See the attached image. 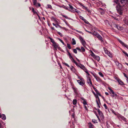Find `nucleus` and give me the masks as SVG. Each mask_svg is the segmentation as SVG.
Returning a JSON list of instances; mask_svg holds the SVG:
<instances>
[{
  "label": "nucleus",
  "instance_id": "nucleus-4",
  "mask_svg": "<svg viewBox=\"0 0 128 128\" xmlns=\"http://www.w3.org/2000/svg\"><path fill=\"white\" fill-rule=\"evenodd\" d=\"M79 39L81 42L82 44L84 46L86 44L85 41L84 40L81 36H80Z\"/></svg>",
  "mask_w": 128,
  "mask_h": 128
},
{
  "label": "nucleus",
  "instance_id": "nucleus-42",
  "mask_svg": "<svg viewBox=\"0 0 128 128\" xmlns=\"http://www.w3.org/2000/svg\"><path fill=\"white\" fill-rule=\"evenodd\" d=\"M58 40L64 45V43L62 40L60 38H59Z\"/></svg>",
  "mask_w": 128,
  "mask_h": 128
},
{
  "label": "nucleus",
  "instance_id": "nucleus-23",
  "mask_svg": "<svg viewBox=\"0 0 128 128\" xmlns=\"http://www.w3.org/2000/svg\"><path fill=\"white\" fill-rule=\"evenodd\" d=\"M48 38L50 39V41L53 44H54L56 42L54 40L50 37H48Z\"/></svg>",
  "mask_w": 128,
  "mask_h": 128
},
{
  "label": "nucleus",
  "instance_id": "nucleus-8",
  "mask_svg": "<svg viewBox=\"0 0 128 128\" xmlns=\"http://www.w3.org/2000/svg\"><path fill=\"white\" fill-rule=\"evenodd\" d=\"M72 88L76 96H78V89L77 88L74 87H72Z\"/></svg>",
  "mask_w": 128,
  "mask_h": 128
},
{
  "label": "nucleus",
  "instance_id": "nucleus-31",
  "mask_svg": "<svg viewBox=\"0 0 128 128\" xmlns=\"http://www.w3.org/2000/svg\"><path fill=\"white\" fill-rule=\"evenodd\" d=\"M104 49L106 54L108 52V51L107 50L106 48H104Z\"/></svg>",
  "mask_w": 128,
  "mask_h": 128
},
{
  "label": "nucleus",
  "instance_id": "nucleus-38",
  "mask_svg": "<svg viewBox=\"0 0 128 128\" xmlns=\"http://www.w3.org/2000/svg\"><path fill=\"white\" fill-rule=\"evenodd\" d=\"M57 33L58 34H59L60 36H61V37L63 35L60 32H58Z\"/></svg>",
  "mask_w": 128,
  "mask_h": 128
},
{
  "label": "nucleus",
  "instance_id": "nucleus-15",
  "mask_svg": "<svg viewBox=\"0 0 128 128\" xmlns=\"http://www.w3.org/2000/svg\"><path fill=\"white\" fill-rule=\"evenodd\" d=\"M0 118H2L3 120H5L6 119V116L5 115L3 114H1L0 113Z\"/></svg>",
  "mask_w": 128,
  "mask_h": 128
},
{
  "label": "nucleus",
  "instance_id": "nucleus-53",
  "mask_svg": "<svg viewBox=\"0 0 128 128\" xmlns=\"http://www.w3.org/2000/svg\"><path fill=\"white\" fill-rule=\"evenodd\" d=\"M84 107L85 109L86 110H88V109L85 105H84Z\"/></svg>",
  "mask_w": 128,
  "mask_h": 128
},
{
  "label": "nucleus",
  "instance_id": "nucleus-41",
  "mask_svg": "<svg viewBox=\"0 0 128 128\" xmlns=\"http://www.w3.org/2000/svg\"><path fill=\"white\" fill-rule=\"evenodd\" d=\"M85 72L88 75H90V74L88 73V72L87 70L86 69V70H84Z\"/></svg>",
  "mask_w": 128,
  "mask_h": 128
},
{
  "label": "nucleus",
  "instance_id": "nucleus-45",
  "mask_svg": "<svg viewBox=\"0 0 128 128\" xmlns=\"http://www.w3.org/2000/svg\"><path fill=\"white\" fill-rule=\"evenodd\" d=\"M93 87V88L94 90L96 92H97L98 91L97 89L96 88H94L93 86H92Z\"/></svg>",
  "mask_w": 128,
  "mask_h": 128
},
{
  "label": "nucleus",
  "instance_id": "nucleus-12",
  "mask_svg": "<svg viewBox=\"0 0 128 128\" xmlns=\"http://www.w3.org/2000/svg\"><path fill=\"white\" fill-rule=\"evenodd\" d=\"M114 27H115L116 28H117L118 30H122L123 29L122 27L119 26L117 24H115L114 25Z\"/></svg>",
  "mask_w": 128,
  "mask_h": 128
},
{
  "label": "nucleus",
  "instance_id": "nucleus-59",
  "mask_svg": "<svg viewBox=\"0 0 128 128\" xmlns=\"http://www.w3.org/2000/svg\"><path fill=\"white\" fill-rule=\"evenodd\" d=\"M84 22L86 24H88V22L86 20V21H84Z\"/></svg>",
  "mask_w": 128,
  "mask_h": 128
},
{
  "label": "nucleus",
  "instance_id": "nucleus-26",
  "mask_svg": "<svg viewBox=\"0 0 128 128\" xmlns=\"http://www.w3.org/2000/svg\"><path fill=\"white\" fill-rule=\"evenodd\" d=\"M91 54H90L94 58L96 56L92 51H91Z\"/></svg>",
  "mask_w": 128,
  "mask_h": 128
},
{
  "label": "nucleus",
  "instance_id": "nucleus-34",
  "mask_svg": "<svg viewBox=\"0 0 128 128\" xmlns=\"http://www.w3.org/2000/svg\"><path fill=\"white\" fill-rule=\"evenodd\" d=\"M81 51H82V52H84L85 51V49L83 47H81Z\"/></svg>",
  "mask_w": 128,
  "mask_h": 128
},
{
  "label": "nucleus",
  "instance_id": "nucleus-25",
  "mask_svg": "<svg viewBox=\"0 0 128 128\" xmlns=\"http://www.w3.org/2000/svg\"><path fill=\"white\" fill-rule=\"evenodd\" d=\"M68 55L69 56L70 58V59H72L73 58L70 53L68 51Z\"/></svg>",
  "mask_w": 128,
  "mask_h": 128
},
{
  "label": "nucleus",
  "instance_id": "nucleus-63",
  "mask_svg": "<svg viewBox=\"0 0 128 128\" xmlns=\"http://www.w3.org/2000/svg\"><path fill=\"white\" fill-rule=\"evenodd\" d=\"M80 80H82V81L83 80V78H80Z\"/></svg>",
  "mask_w": 128,
  "mask_h": 128
},
{
  "label": "nucleus",
  "instance_id": "nucleus-9",
  "mask_svg": "<svg viewBox=\"0 0 128 128\" xmlns=\"http://www.w3.org/2000/svg\"><path fill=\"white\" fill-rule=\"evenodd\" d=\"M53 46H54V48L56 50H57V48L59 49L60 48L59 47V45L58 44H56V42L53 44Z\"/></svg>",
  "mask_w": 128,
  "mask_h": 128
},
{
  "label": "nucleus",
  "instance_id": "nucleus-40",
  "mask_svg": "<svg viewBox=\"0 0 128 128\" xmlns=\"http://www.w3.org/2000/svg\"><path fill=\"white\" fill-rule=\"evenodd\" d=\"M67 45L68 47V48L70 49L71 48L70 47V45L69 44H67Z\"/></svg>",
  "mask_w": 128,
  "mask_h": 128
},
{
  "label": "nucleus",
  "instance_id": "nucleus-54",
  "mask_svg": "<svg viewBox=\"0 0 128 128\" xmlns=\"http://www.w3.org/2000/svg\"><path fill=\"white\" fill-rule=\"evenodd\" d=\"M124 76L126 78L128 77V76H127L126 75L125 73H124Z\"/></svg>",
  "mask_w": 128,
  "mask_h": 128
},
{
  "label": "nucleus",
  "instance_id": "nucleus-1",
  "mask_svg": "<svg viewBox=\"0 0 128 128\" xmlns=\"http://www.w3.org/2000/svg\"><path fill=\"white\" fill-rule=\"evenodd\" d=\"M118 4L116 7V9L120 15H122L124 9L123 6L126 4L125 1V0H120L118 1Z\"/></svg>",
  "mask_w": 128,
  "mask_h": 128
},
{
  "label": "nucleus",
  "instance_id": "nucleus-24",
  "mask_svg": "<svg viewBox=\"0 0 128 128\" xmlns=\"http://www.w3.org/2000/svg\"><path fill=\"white\" fill-rule=\"evenodd\" d=\"M94 58L98 62L100 60V57L98 56H96Z\"/></svg>",
  "mask_w": 128,
  "mask_h": 128
},
{
  "label": "nucleus",
  "instance_id": "nucleus-16",
  "mask_svg": "<svg viewBox=\"0 0 128 128\" xmlns=\"http://www.w3.org/2000/svg\"><path fill=\"white\" fill-rule=\"evenodd\" d=\"M80 5L82 6V8H83L84 9L86 10L89 12H90V10H88V8L87 7L85 6L82 4H80Z\"/></svg>",
  "mask_w": 128,
  "mask_h": 128
},
{
  "label": "nucleus",
  "instance_id": "nucleus-52",
  "mask_svg": "<svg viewBox=\"0 0 128 128\" xmlns=\"http://www.w3.org/2000/svg\"><path fill=\"white\" fill-rule=\"evenodd\" d=\"M64 64L66 66H68V67H70V66H69V65L68 64H66V63H65Z\"/></svg>",
  "mask_w": 128,
  "mask_h": 128
},
{
  "label": "nucleus",
  "instance_id": "nucleus-49",
  "mask_svg": "<svg viewBox=\"0 0 128 128\" xmlns=\"http://www.w3.org/2000/svg\"><path fill=\"white\" fill-rule=\"evenodd\" d=\"M123 52L124 54L126 56H128V54L126 52H125L123 51L122 52Z\"/></svg>",
  "mask_w": 128,
  "mask_h": 128
},
{
  "label": "nucleus",
  "instance_id": "nucleus-35",
  "mask_svg": "<svg viewBox=\"0 0 128 128\" xmlns=\"http://www.w3.org/2000/svg\"><path fill=\"white\" fill-rule=\"evenodd\" d=\"M47 8H50V9H52V7L51 6L50 4H48L47 5Z\"/></svg>",
  "mask_w": 128,
  "mask_h": 128
},
{
  "label": "nucleus",
  "instance_id": "nucleus-2",
  "mask_svg": "<svg viewBox=\"0 0 128 128\" xmlns=\"http://www.w3.org/2000/svg\"><path fill=\"white\" fill-rule=\"evenodd\" d=\"M102 42H103L102 38L99 34L97 32H95L94 34Z\"/></svg>",
  "mask_w": 128,
  "mask_h": 128
},
{
  "label": "nucleus",
  "instance_id": "nucleus-3",
  "mask_svg": "<svg viewBox=\"0 0 128 128\" xmlns=\"http://www.w3.org/2000/svg\"><path fill=\"white\" fill-rule=\"evenodd\" d=\"M87 83L89 84L90 86H93L91 79L90 77H88L87 78Z\"/></svg>",
  "mask_w": 128,
  "mask_h": 128
},
{
  "label": "nucleus",
  "instance_id": "nucleus-27",
  "mask_svg": "<svg viewBox=\"0 0 128 128\" xmlns=\"http://www.w3.org/2000/svg\"><path fill=\"white\" fill-rule=\"evenodd\" d=\"M72 44L73 45H75L76 44V42L74 38H72Z\"/></svg>",
  "mask_w": 128,
  "mask_h": 128
},
{
  "label": "nucleus",
  "instance_id": "nucleus-21",
  "mask_svg": "<svg viewBox=\"0 0 128 128\" xmlns=\"http://www.w3.org/2000/svg\"><path fill=\"white\" fill-rule=\"evenodd\" d=\"M58 6L60 8H64V9H65L66 10H68V8L64 5L62 6L58 5Z\"/></svg>",
  "mask_w": 128,
  "mask_h": 128
},
{
  "label": "nucleus",
  "instance_id": "nucleus-28",
  "mask_svg": "<svg viewBox=\"0 0 128 128\" xmlns=\"http://www.w3.org/2000/svg\"><path fill=\"white\" fill-rule=\"evenodd\" d=\"M72 103L74 105H76L77 103V100L76 99L74 100L73 102Z\"/></svg>",
  "mask_w": 128,
  "mask_h": 128
},
{
  "label": "nucleus",
  "instance_id": "nucleus-36",
  "mask_svg": "<svg viewBox=\"0 0 128 128\" xmlns=\"http://www.w3.org/2000/svg\"><path fill=\"white\" fill-rule=\"evenodd\" d=\"M92 122L94 123H97V121L96 120L94 119L92 120Z\"/></svg>",
  "mask_w": 128,
  "mask_h": 128
},
{
  "label": "nucleus",
  "instance_id": "nucleus-17",
  "mask_svg": "<svg viewBox=\"0 0 128 128\" xmlns=\"http://www.w3.org/2000/svg\"><path fill=\"white\" fill-rule=\"evenodd\" d=\"M81 99L83 101V103L84 105H85L87 104V103L86 100L84 98H81Z\"/></svg>",
  "mask_w": 128,
  "mask_h": 128
},
{
  "label": "nucleus",
  "instance_id": "nucleus-47",
  "mask_svg": "<svg viewBox=\"0 0 128 128\" xmlns=\"http://www.w3.org/2000/svg\"><path fill=\"white\" fill-rule=\"evenodd\" d=\"M114 94H113V95H112V97H114V96H117V94H116V93H115L114 92Z\"/></svg>",
  "mask_w": 128,
  "mask_h": 128
},
{
  "label": "nucleus",
  "instance_id": "nucleus-18",
  "mask_svg": "<svg viewBox=\"0 0 128 128\" xmlns=\"http://www.w3.org/2000/svg\"><path fill=\"white\" fill-rule=\"evenodd\" d=\"M77 82L80 85L83 86L84 85V83L82 82H81L80 80H77Z\"/></svg>",
  "mask_w": 128,
  "mask_h": 128
},
{
  "label": "nucleus",
  "instance_id": "nucleus-6",
  "mask_svg": "<svg viewBox=\"0 0 128 128\" xmlns=\"http://www.w3.org/2000/svg\"><path fill=\"white\" fill-rule=\"evenodd\" d=\"M33 2L34 5L36 6H38L40 7V4L37 3L36 0H33Z\"/></svg>",
  "mask_w": 128,
  "mask_h": 128
},
{
  "label": "nucleus",
  "instance_id": "nucleus-39",
  "mask_svg": "<svg viewBox=\"0 0 128 128\" xmlns=\"http://www.w3.org/2000/svg\"><path fill=\"white\" fill-rule=\"evenodd\" d=\"M73 51L76 54L77 53V51L76 50V49H74L73 50Z\"/></svg>",
  "mask_w": 128,
  "mask_h": 128
},
{
  "label": "nucleus",
  "instance_id": "nucleus-58",
  "mask_svg": "<svg viewBox=\"0 0 128 128\" xmlns=\"http://www.w3.org/2000/svg\"><path fill=\"white\" fill-rule=\"evenodd\" d=\"M108 89L110 90V91H111L112 90V89L110 87H108Z\"/></svg>",
  "mask_w": 128,
  "mask_h": 128
},
{
  "label": "nucleus",
  "instance_id": "nucleus-29",
  "mask_svg": "<svg viewBox=\"0 0 128 128\" xmlns=\"http://www.w3.org/2000/svg\"><path fill=\"white\" fill-rule=\"evenodd\" d=\"M94 78H96L97 81H100L101 80L99 77H96V76H94Z\"/></svg>",
  "mask_w": 128,
  "mask_h": 128
},
{
  "label": "nucleus",
  "instance_id": "nucleus-19",
  "mask_svg": "<svg viewBox=\"0 0 128 128\" xmlns=\"http://www.w3.org/2000/svg\"><path fill=\"white\" fill-rule=\"evenodd\" d=\"M32 12L34 13V14H36L38 16H39L38 15V13L36 12L34 10V8H32Z\"/></svg>",
  "mask_w": 128,
  "mask_h": 128
},
{
  "label": "nucleus",
  "instance_id": "nucleus-13",
  "mask_svg": "<svg viewBox=\"0 0 128 128\" xmlns=\"http://www.w3.org/2000/svg\"><path fill=\"white\" fill-rule=\"evenodd\" d=\"M97 110L98 111L99 115L102 118H103L104 116L102 112L100 111V110H99V109H98Z\"/></svg>",
  "mask_w": 128,
  "mask_h": 128
},
{
  "label": "nucleus",
  "instance_id": "nucleus-60",
  "mask_svg": "<svg viewBox=\"0 0 128 128\" xmlns=\"http://www.w3.org/2000/svg\"><path fill=\"white\" fill-rule=\"evenodd\" d=\"M105 94L107 95H109L108 93L107 92H105Z\"/></svg>",
  "mask_w": 128,
  "mask_h": 128
},
{
  "label": "nucleus",
  "instance_id": "nucleus-62",
  "mask_svg": "<svg viewBox=\"0 0 128 128\" xmlns=\"http://www.w3.org/2000/svg\"><path fill=\"white\" fill-rule=\"evenodd\" d=\"M126 78H127L126 81H127V83H128V77Z\"/></svg>",
  "mask_w": 128,
  "mask_h": 128
},
{
  "label": "nucleus",
  "instance_id": "nucleus-46",
  "mask_svg": "<svg viewBox=\"0 0 128 128\" xmlns=\"http://www.w3.org/2000/svg\"><path fill=\"white\" fill-rule=\"evenodd\" d=\"M97 94L99 96H101V95L98 92H98H96Z\"/></svg>",
  "mask_w": 128,
  "mask_h": 128
},
{
  "label": "nucleus",
  "instance_id": "nucleus-10",
  "mask_svg": "<svg viewBox=\"0 0 128 128\" xmlns=\"http://www.w3.org/2000/svg\"><path fill=\"white\" fill-rule=\"evenodd\" d=\"M118 41L120 42L122 44L123 46L126 47L128 49V46L125 44L124 43L122 42L121 40H118Z\"/></svg>",
  "mask_w": 128,
  "mask_h": 128
},
{
  "label": "nucleus",
  "instance_id": "nucleus-33",
  "mask_svg": "<svg viewBox=\"0 0 128 128\" xmlns=\"http://www.w3.org/2000/svg\"><path fill=\"white\" fill-rule=\"evenodd\" d=\"M98 74H99V75L101 77H104V76L101 72H98Z\"/></svg>",
  "mask_w": 128,
  "mask_h": 128
},
{
  "label": "nucleus",
  "instance_id": "nucleus-20",
  "mask_svg": "<svg viewBox=\"0 0 128 128\" xmlns=\"http://www.w3.org/2000/svg\"><path fill=\"white\" fill-rule=\"evenodd\" d=\"M88 125L89 126V128H94V126L91 122L88 123Z\"/></svg>",
  "mask_w": 128,
  "mask_h": 128
},
{
  "label": "nucleus",
  "instance_id": "nucleus-14",
  "mask_svg": "<svg viewBox=\"0 0 128 128\" xmlns=\"http://www.w3.org/2000/svg\"><path fill=\"white\" fill-rule=\"evenodd\" d=\"M69 5L70 7V8L71 9V10H69L71 12H74L75 11V9L72 6L69 4Z\"/></svg>",
  "mask_w": 128,
  "mask_h": 128
},
{
  "label": "nucleus",
  "instance_id": "nucleus-37",
  "mask_svg": "<svg viewBox=\"0 0 128 128\" xmlns=\"http://www.w3.org/2000/svg\"><path fill=\"white\" fill-rule=\"evenodd\" d=\"M107 54L110 57H111L112 56V55L110 52H108Z\"/></svg>",
  "mask_w": 128,
  "mask_h": 128
},
{
  "label": "nucleus",
  "instance_id": "nucleus-43",
  "mask_svg": "<svg viewBox=\"0 0 128 128\" xmlns=\"http://www.w3.org/2000/svg\"><path fill=\"white\" fill-rule=\"evenodd\" d=\"M72 60H73V62L75 64H76V65H77V62H76V61L74 60V59L73 58L72 59Z\"/></svg>",
  "mask_w": 128,
  "mask_h": 128
},
{
  "label": "nucleus",
  "instance_id": "nucleus-5",
  "mask_svg": "<svg viewBox=\"0 0 128 128\" xmlns=\"http://www.w3.org/2000/svg\"><path fill=\"white\" fill-rule=\"evenodd\" d=\"M116 65L117 66L118 68L120 69L122 68V64L118 62V61H116L115 62Z\"/></svg>",
  "mask_w": 128,
  "mask_h": 128
},
{
  "label": "nucleus",
  "instance_id": "nucleus-57",
  "mask_svg": "<svg viewBox=\"0 0 128 128\" xmlns=\"http://www.w3.org/2000/svg\"><path fill=\"white\" fill-rule=\"evenodd\" d=\"M76 32H78L79 33H82V32H80V31H78V30H76Z\"/></svg>",
  "mask_w": 128,
  "mask_h": 128
},
{
  "label": "nucleus",
  "instance_id": "nucleus-50",
  "mask_svg": "<svg viewBox=\"0 0 128 128\" xmlns=\"http://www.w3.org/2000/svg\"><path fill=\"white\" fill-rule=\"evenodd\" d=\"M53 24L54 26H55L56 28L58 27V24H54V23H53Z\"/></svg>",
  "mask_w": 128,
  "mask_h": 128
},
{
  "label": "nucleus",
  "instance_id": "nucleus-55",
  "mask_svg": "<svg viewBox=\"0 0 128 128\" xmlns=\"http://www.w3.org/2000/svg\"><path fill=\"white\" fill-rule=\"evenodd\" d=\"M88 33H90V34H93V35H94V33H92V32H89V31H88Z\"/></svg>",
  "mask_w": 128,
  "mask_h": 128
},
{
  "label": "nucleus",
  "instance_id": "nucleus-64",
  "mask_svg": "<svg viewBox=\"0 0 128 128\" xmlns=\"http://www.w3.org/2000/svg\"><path fill=\"white\" fill-rule=\"evenodd\" d=\"M51 28L52 30H54V27H52Z\"/></svg>",
  "mask_w": 128,
  "mask_h": 128
},
{
  "label": "nucleus",
  "instance_id": "nucleus-51",
  "mask_svg": "<svg viewBox=\"0 0 128 128\" xmlns=\"http://www.w3.org/2000/svg\"><path fill=\"white\" fill-rule=\"evenodd\" d=\"M62 16L63 17H64L66 18L67 19V18H68V17L67 16H65V15H62Z\"/></svg>",
  "mask_w": 128,
  "mask_h": 128
},
{
  "label": "nucleus",
  "instance_id": "nucleus-32",
  "mask_svg": "<svg viewBox=\"0 0 128 128\" xmlns=\"http://www.w3.org/2000/svg\"><path fill=\"white\" fill-rule=\"evenodd\" d=\"M80 18L83 20L84 21H86V20L85 19L84 17L81 16H80Z\"/></svg>",
  "mask_w": 128,
  "mask_h": 128
},
{
  "label": "nucleus",
  "instance_id": "nucleus-22",
  "mask_svg": "<svg viewBox=\"0 0 128 128\" xmlns=\"http://www.w3.org/2000/svg\"><path fill=\"white\" fill-rule=\"evenodd\" d=\"M81 66H79L80 68L83 69L84 70H86V68L84 65L82 64Z\"/></svg>",
  "mask_w": 128,
  "mask_h": 128
},
{
  "label": "nucleus",
  "instance_id": "nucleus-61",
  "mask_svg": "<svg viewBox=\"0 0 128 128\" xmlns=\"http://www.w3.org/2000/svg\"><path fill=\"white\" fill-rule=\"evenodd\" d=\"M58 27H59V28H62V27H61V26H60V25H58Z\"/></svg>",
  "mask_w": 128,
  "mask_h": 128
},
{
  "label": "nucleus",
  "instance_id": "nucleus-7",
  "mask_svg": "<svg viewBox=\"0 0 128 128\" xmlns=\"http://www.w3.org/2000/svg\"><path fill=\"white\" fill-rule=\"evenodd\" d=\"M96 98H98V100H96V102L98 106V108H100V99H99V98L98 96H96Z\"/></svg>",
  "mask_w": 128,
  "mask_h": 128
},
{
  "label": "nucleus",
  "instance_id": "nucleus-56",
  "mask_svg": "<svg viewBox=\"0 0 128 128\" xmlns=\"http://www.w3.org/2000/svg\"><path fill=\"white\" fill-rule=\"evenodd\" d=\"M111 92H112V94H114V91H113V90H112L111 91Z\"/></svg>",
  "mask_w": 128,
  "mask_h": 128
},
{
  "label": "nucleus",
  "instance_id": "nucleus-48",
  "mask_svg": "<svg viewBox=\"0 0 128 128\" xmlns=\"http://www.w3.org/2000/svg\"><path fill=\"white\" fill-rule=\"evenodd\" d=\"M104 106L105 107L106 109H107L106 105V104H104Z\"/></svg>",
  "mask_w": 128,
  "mask_h": 128
},
{
  "label": "nucleus",
  "instance_id": "nucleus-30",
  "mask_svg": "<svg viewBox=\"0 0 128 128\" xmlns=\"http://www.w3.org/2000/svg\"><path fill=\"white\" fill-rule=\"evenodd\" d=\"M124 22L126 24L128 25V20L127 19H125L124 20Z\"/></svg>",
  "mask_w": 128,
  "mask_h": 128
},
{
  "label": "nucleus",
  "instance_id": "nucleus-11",
  "mask_svg": "<svg viewBox=\"0 0 128 128\" xmlns=\"http://www.w3.org/2000/svg\"><path fill=\"white\" fill-rule=\"evenodd\" d=\"M117 81L118 82L119 84L121 85H124V84L123 82L119 78H118L116 79Z\"/></svg>",
  "mask_w": 128,
  "mask_h": 128
},
{
  "label": "nucleus",
  "instance_id": "nucleus-44",
  "mask_svg": "<svg viewBox=\"0 0 128 128\" xmlns=\"http://www.w3.org/2000/svg\"><path fill=\"white\" fill-rule=\"evenodd\" d=\"M76 50H78L80 52H81V49L80 48H79L78 47H77L76 48Z\"/></svg>",
  "mask_w": 128,
  "mask_h": 128
}]
</instances>
